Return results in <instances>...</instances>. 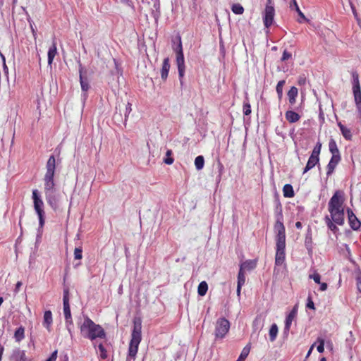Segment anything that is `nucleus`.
Segmentation results:
<instances>
[{"instance_id": "f257e3e1", "label": "nucleus", "mask_w": 361, "mask_h": 361, "mask_svg": "<svg viewBox=\"0 0 361 361\" xmlns=\"http://www.w3.org/2000/svg\"><path fill=\"white\" fill-rule=\"evenodd\" d=\"M277 209L279 211L276 215V222L274 226V229L276 231V255H275V265L281 266L284 264L286 259V234L285 226L282 222L283 214L281 205L279 203Z\"/></svg>"}, {"instance_id": "f03ea898", "label": "nucleus", "mask_w": 361, "mask_h": 361, "mask_svg": "<svg viewBox=\"0 0 361 361\" xmlns=\"http://www.w3.org/2000/svg\"><path fill=\"white\" fill-rule=\"evenodd\" d=\"M80 334L85 338L92 341L97 338L105 339L106 334L99 324H95L89 317H84V322L80 325Z\"/></svg>"}, {"instance_id": "7ed1b4c3", "label": "nucleus", "mask_w": 361, "mask_h": 361, "mask_svg": "<svg viewBox=\"0 0 361 361\" xmlns=\"http://www.w3.org/2000/svg\"><path fill=\"white\" fill-rule=\"evenodd\" d=\"M142 324L140 319L135 320L131 333L126 361H135L142 340Z\"/></svg>"}, {"instance_id": "20e7f679", "label": "nucleus", "mask_w": 361, "mask_h": 361, "mask_svg": "<svg viewBox=\"0 0 361 361\" xmlns=\"http://www.w3.org/2000/svg\"><path fill=\"white\" fill-rule=\"evenodd\" d=\"M56 159L54 155H51L46 164V173L43 178L44 194L56 192L54 181Z\"/></svg>"}, {"instance_id": "39448f33", "label": "nucleus", "mask_w": 361, "mask_h": 361, "mask_svg": "<svg viewBox=\"0 0 361 361\" xmlns=\"http://www.w3.org/2000/svg\"><path fill=\"white\" fill-rule=\"evenodd\" d=\"M32 200L33 201V207L39 219V228L37 229V238H40L42 234V229L45 223V212L44 209V202L41 195L37 189L32 190Z\"/></svg>"}, {"instance_id": "423d86ee", "label": "nucleus", "mask_w": 361, "mask_h": 361, "mask_svg": "<svg viewBox=\"0 0 361 361\" xmlns=\"http://www.w3.org/2000/svg\"><path fill=\"white\" fill-rule=\"evenodd\" d=\"M173 49L176 55V65H177V68H178V72L180 82L181 84H183L182 79L185 75V59H184L182 42H181V39L180 37L178 38V43L177 44V45L173 47Z\"/></svg>"}, {"instance_id": "0eeeda50", "label": "nucleus", "mask_w": 361, "mask_h": 361, "mask_svg": "<svg viewBox=\"0 0 361 361\" xmlns=\"http://www.w3.org/2000/svg\"><path fill=\"white\" fill-rule=\"evenodd\" d=\"M329 150L332 154L331 160L327 165V175L331 174L341 161V155L336 142L331 140L329 143Z\"/></svg>"}, {"instance_id": "6e6552de", "label": "nucleus", "mask_w": 361, "mask_h": 361, "mask_svg": "<svg viewBox=\"0 0 361 361\" xmlns=\"http://www.w3.org/2000/svg\"><path fill=\"white\" fill-rule=\"evenodd\" d=\"M230 329V322L224 317L217 319L215 324L214 336L216 339L224 338Z\"/></svg>"}, {"instance_id": "1a4fd4ad", "label": "nucleus", "mask_w": 361, "mask_h": 361, "mask_svg": "<svg viewBox=\"0 0 361 361\" xmlns=\"http://www.w3.org/2000/svg\"><path fill=\"white\" fill-rule=\"evenodd\" d=\"M275 9L271 0H267V3L263 13V22L267 28H269L274 22Z\"/></svg>"}, {"instance_id": "9d476101", "label": "nucleus", "mask_w": 361, "mask_h": 361, "mask_svg": "<svg viewBox=\"0 0 361 361\" xmlns=\"http://www.w3.org/2000/svg\"><path fill=\"white\" fill-rule=\"evenodd\" d=\"M343 192L340 190L336 191L329 202V210L343 209Z\"/></svg>"}, {"instance_id": "9b49d317", "label": "nucleus", "mask_w": 361, "mask_h": 361, "mask_svg": "<svg viewBox=\"0 0 361 361\" xmlns=\"http://www.w3.org/2000/svg\"><path fill=\"white\" fill-rule=\"evenodd\" d=\"M83 67L82 64L79 62V78H80V83L81 86V90L82 91V97L84 99H86L87 97V92L89 90L90 86L89 84V80L87 77L83 76Z\"/></svg>"}, {"instance_id": "f8f14e48", "label": "nucleus", "mask_w": 361, "mask_h": 361, "mask_svg": "<svg viewBox=\"0 0 361 361\" xmlns=\"http://www.w3.org/2000/svg\"><path fill=\"white\" fill-rule=\"evenodd\" d=\"M45 199L50 207L56 211L59 208V195L56 192L44 194Z\"/></svg>"}, {"instance_id": "ddd939ff", "label": "nucleus", "mask_w": 361, "mask_h": 361, "mask_svg": "<svg viewBox=\"0 0 361 361\" xmlns=\"http://www.w3.org/2000/svg\"><path fill=\"white\" fill-rule=\"evenodd\" d=\"M329 212L334 223L340 226L344 224V209H330Z\"/></svg>"}, {"instance_id": "4468645a", "label": "nucleus", "mask_w": 361, "mask_h": 361, "mask_svg": "<svg viewBox=\"0 0 361 361\" xmlns=\"http://www.w3.org/2000/svg\"><path fill=\"white\" fill-rule=\"evenodd\" d=\"M63 314L65 319H69L72 318L70 304H69V290L68 288L63 290Z\"/></svg>"}, {"instance_id": "2eb2a0df", "label": "nucleus", "mask_w": 361, "mask_h": 361, "mask_svg": "<svg viewBox=\"0 0 361 361\" xmlns=\"http://www.w3.org/2000/svg\"><path fill=\"white\" fill-rule=\"evenodd\" d=\"M348 221L349 224L352 229L353 230H357L360 228L361 226L360 221L358 220V219L356 217V216L354 214L353 211L350 209H348Z\"/></svg>"}, {"instance_id": "dca6fc26", "label": "nucleus", "mask_w": 361, "mask_h": 361, "mask_svg": "<svg viewBox=\"0 0 361 361\" xmlns=\"http://www.w3.org/2000/svg\"><path fill=\"white\" fill-rule=\"evenodd\" d=\"M316 166V146L313 148L311 156L304 169L303 173H305Z\"/></svg>"}, {"instance_id": "f3484780", "label": "nucleus", "mask_w": 361, "mask_h": 361, "mask_svg": "<svg viewBox=\"0 0 361 361\" xmlns=\"http://www.w3.org/2000/svg\"><path fill=\"white\" fill-rule=\"evenodd\" d=\"M316 166V146L313 148L311 156L304 169L303 173H305Z\"/></svg>"}, {"instance_id": "a211bd4d", "label": "nucleus", "mask_w": 361, "mask_h": 361, "mask_svg": "<svg viewBox=\"0 0 361 361\" xmlns=\"http://www.w3.org/2000/svg\"><path fill=\"white\" fill-rule=\"evenodd\" d=\"M170 67L169 59L168 57L165 58L163 61L162 68L161 70V78L162 80H166L167 79Z\"/></svg>"}, {"instance_id": "6ab92c4d", "label": "nucleus", "mask_w": 361, "mask_h": 361, "mask_svg": "<svg viewBox=\"0 0 361 361\" xmlns=\"http://www.w3.org/2000/svg\"><path fill=\"white\" fill-rule=\"evenodd\" d=\"M52 322L53 319L51 312L50 310L45 311L44 313L42 324L48 331H50Z\"/></svg>"}, {"instance_id": "aec40b11", "label": "nucleus", "mask_w": 361, "mask_h": 361, "mask_svg": "<svg viewBox=\"0 0 361 361\" xmlns=\"http://www.w3.org/2000/svg\"><path fill=\"white\" fill-rule=\"evenodd\" d=\"M57 54V48H56V43L55 41H53L52 45L49 48L48 50V64L49 66L51 65L54 59L55 56Z\"/></svg>"}, {"instance_id": "412c9836", "label": "nucleus", "mask_w": 361, "mask_h": 361, "mask_svg": "<svg viewBox=\"0 0 361 361\" xmlns=\"http://www.w3.org/2000/svg\"><path fill=\"white\" fill-rule=\"evenodd\" d=\"M298 94V88L293 86L290 87V89L288 90L287 96L288 99V102L291 105H293L296 102V97Z\"/></svg>"}, {"instance_id": "4be33fe9", "label": "nucleus", "mask_w": 361, "mask_h": 361, "mask_svg": "<svg viewBox=\"0 0 361 361\" xmlns=\"http://www.w3.org/2000/svg\"><path fill=\"white\" fill-rule=\"evenodd\" d=\"M295 317L293 316V312H289V314L286 316L285 320V326L283 329V334L285 335H288L292 325V322L294 320Z\"/></svg>"}, {"instance_id": "5701e85b", "label": "nucleus", "mask_w": 361, "mask_h": 361, "mask_svg": "<svg viewBox=\"0 0 361 361\" xmlns=\"http://www.w3.org/2000/svg\"><path fill=\"white\" fill-rule=\"evenodd\" d=\"M12 358L15 361H25L26 357L25 350L19 348L14 350L12 354Z\"/></svg>"}, {"instance_id": "b1692460", "label": "nucleus", "mask_w": 361, "mask_h": 361, "mask_svg": "<svg viewBox=\"0 0 361 361\" xmlns=\"http://www.w3.org/2000/svg\"><path fill=\"white\" fill-rule=\"evenodd\" d=\"M257 262L255 260H246L243 262L240 266V269L242 271H250L256 267Z\"/></svg>"}, {"instance_id": "393cba45", "label": "nucleus", "mask_w": 361, "mask_h": 361, "mask_svg": "<svg viewBox=\"0 0 361 361\" xmlns=\"http://www.w3.org/2000/svg\"><path fill=\"white\" fill-rule=\"evenodd\" d=\"M300 118V115L293 111H287L286 113V118L290 123H295Z\"/></svg>"}, {"instance_id": "a878e982", "label": "nucleus", "mask_w": 361, "mask_h": 361, "mask_svg": "<svg viewBox=\"0 0 361 361\" xmlns=\"http://www.w3.org/2000/svg\"><path fill=\"white\" fill-rule=\"evenodd\" d=\"M338 127L340 128V130L343 135V136L347 140H352V133L351 130L346 128L345 126L341 124V123H338Z\"/></svg>"}, {"instance_id": "bb28decb", "label": "nucleus", "mask_w": 361, "mask_h": 361, "mask_svg": "<svg viewBox=\"0 0 361 361\" xmlns=\"http://www.w3.org/2000/svg\"><path fill=\"white\" fill-rule=\"evenodd\" d=\"M290 8L291 9H295V11L298 13V16L302 19V20L304 21H307L308 20L305 18V15L303 14V13L300 11L298 5V3L296 1V0H291L290 1Z\"/></svg>"}, {"instance_id": "cd10ccee", "label": "nucleus", "mask_w": 361, "mask_h": 361, "mask_svg": "<svg viewBox=\"0 0 361 361\" xmlns=\"http://www.w3.org/2000/svg\"><path fill=\"white\" fill-rule=\"evenodd\" d=\"M283 193L285 197H293L295 195L293 188L290 184H286L283 188Z\"/></svg>"}, {"instance_id": "c85d7f7f", "label": "nucleus", "mask_w": 361, "mask_h": 361, "mask_svg": "<svg viewBox=\"0 0 361 361\" xmlns=\"http://www.w3.org/2000/svg\"><path fill=\"white\" fill-rule=\"evenodd\" d=\"M25 338V329L23 326L18 327L14 333V338L16 342H20Z\"/></svg>"}, {"instance_id": "c756f323", "label": "nucleus", "mask_w": 361, "mask_h": 361, "mask_svg": "<svg viewBox=\"0 0 361 361\" xmlns=\"http://www.w3.org/2000/svg\"><path fill=\"white\" fill-rule=\"evenodd\" d=\"M355 104L360 106L361 103V88L360 86L353 87Z\"/></svg>"}, {"instance_id": "7c9ffc66", "label": "nucleus", "mask_w": 361, "mask_h": 361, "mask_svg": "<svg viewBox=\"0 0 361 361\" xmlns=\"http://www.w3.org/2000/svg\"><path fill=\"white\" fill-rule=\"evenodd\" d=\"M305 309L307 312H308L309 310H315V305L313 300V297L310 292L309 293L307 298L306 300Z\"/></svg>"}, {"instance_id": "2f4dec72", "label": "nucleus", "mask_w": 361, "mask_h": 361, "mask_svg": "<svg viewBox=\"0 0 361 361\" xmlns=\"http://www.w3.org/2000/svg\"><path fill=\"white\" fill-rule=\"evenodd\" d=\"M320 341H324V347L326 348V349L333 355L334 353V343L331 338H318Z\"/></svg>"}, {"instance_id": "473e14b6", "label": "nucleus", "mask_w": 361, "mask_h": 361, "mask_svg": "<svg viewBox=\"0 0 361 361\" xmlns=\"http://www.w3.org/2000/svg\"><path fill=\"white\" fill-rule=\"evenodd\" d=\"M278 334V326L276 324H273L269 329V336L271 342L274 341Z\"/></svg>"}, {"instance_id": "72a5a7b5", "label": "nucleus", "mask_w": 361, "mask_h": 361, "mask_svg": "<svg viewBox=\"0 0 361 361\" xmlns=\"http://www.w3.org/2000/svg\"><path fill=\"white\" fill-rule=\"evenodd\" d=\"M208 290V285L205 281H202L200 283L197 288L198 295L200 296H204L207 293Z\"/></svg>"}, {"instance_id": "f704fd0d", "label": "nucleus", "mask_w": 361, "mask_h": 361, "mask_svg": "<svg viewBox=\"0 0 361 361\" xmlns=\"http://www.w3.org/2000/svg\"><path fill=\"white\" fill-rule=\"evenodd\" d=\"M312 243V241L311 233H307V234L306 235V238H305V246H306V248L308 250V253L310 256L312 255V252H313Z\"/></svg>"}, {"instance_id": "c9c22d12", "label": "nucleus", "mask_w": 361, "mask_h": 361, "mask_svg": "<svg viewBox=\"0 0 361 361\" xmlns=\"http://www.w3.org/2000/svg\"><path fill=\"white\" fill-rule=\"evenodd\" d=\"M204 165V159L203 156H197L195 159V166L197 170H201L203 169Z\"/></svg>"}, {"instance_id": "e433bc0d", "label": "nucleus", "mask_w": 361, "mask_h": 361, "mask_svg": "<svg viewBox=\"0 0 361 361\" xmlns=\"http://www.w3.org/2000/svg\"><path fill=\"white\" fill-rule=\"evenodd\" d=\"M285 84V80H280L276 85V90L278 94V97L279 100L281 99L283 97V87Z\"/></svg>"}, {"instance_id": "4c0bfd02", "label": "nucleus", "mask_w": 361, "mask_h": 361, "mask_svg": "<svg viewBox=\"0 0 361 361\" xmlns=\"http://www.w3.org/2000/svg\"><path fill=\"white\" fill-rule=\"evenodd\" d=\"M65 323H66V327L70 334V336L72 338L73 337V322L72 318H71L69 319H65Z\"/></svg>"}, {"instance_id": "58836bf2", "label": "nucleus", "mask_w": 361, "mask_h": 361, "mask_svg": "<svg viewBox=\"0 0 361 361\" xmlns=\"http://www.w3.org/2000/svg\"><path fill=\"white\" fill-rule=\"evenodd\" d=\"M232 11L237 15L243 14L244 12L243 7L240 4H235L231 7Z\"/></svg>"}, {"instance_id": "ea45409f", "label": "nucleus", "mask_w": 361, "mask_h": 361, "mask_svg": "<svg viewBox=\"0 0 361 361\" xmlns=\"http://www.w3.org/2000/svg\"><path fill=\"white\" fill-rule=\"evenodd\" d=\"M97 347H98V349L99 351L100 359L105 360L106 358H107V357H108L107 352H106V350L105 349L104 345L102 343H99L97 345Z\"/></svg>"}, {"instance_id": "a19ab883", "label": "nucleus", "mask_w": 361, "mask_h": 361, "mask_svg": "<svg viewBox=\"0 0 361 361\" xmlns=\"http://www.w3.org/2000/svg\"><path fill=\"white\" fill-rule=\"evenodd\" d=\"M245 283V273L242 270H239L238 274V285L243 286Z\"/></svg>"}, {"instance_id": "79ce46f5", "label": "nucleus", "mask_w": 361, "mask_h": 361, "mask_svg": "<svg viewBox=\"0 0 361 361\" xmlns=\"http://www.w3.org/2000/svg\"><path fill=\"white\" fill-rule=\"evenodd\" d=\"M172 151L171 149L167 150L166 155V157L164 159V162L168 165H171L173 163V159L171 157Z\"/></svg>"}, {"instance_id": "37998d69", "label": "nucleus", "mask_w": 361, "mask_h": 361, "mask_svg": "<svg viewBox=\"0 0 361 361\" xmlns=\"http://www.w3.org/2000/svg\"><path fill=\"white\" fill-rule=\"evenodd\" d=\"M326 223L328 226V228L334 231V233L338 231V228L337 226L332 222V221L331 220V219H329L328 216L326 217Z\"/></svg>"}, {"instance_id": "c03bdc74", "label": "nucleus", "mask_w": 361, "mask_h": 361, "mask_svg": "<svg viewBox=\"0 0 361 361\" xmlns=\"http://www.w3.org/2000/svg\"><path fill=\"white\" fill-rule=\"evenodd\" d=\"M250 352V348H247V347H245L241 352L238 361H244L245 359L247 357Z\"/></svg>"}, {"instance_id": "a18cd8bd", "label": "nucleus", "mask_w": 361, "mask_h": 361, "mask_svg": "<svg viewBox=\"0 0 361 361\" xmlns=\"http://www.w3.org/2000/svg\"><path fill=\"white\" fill-rule=\"evenodd\" d=\"M320 280H321V277L317 274V285L319 286V290H321V291H324V290H326L327 289V283H324V282H321Z\"/></svg>"}, {"instance_id": "49530a36", "label": "nucleus", "mask_w": 361, "mask_h": 361, "mask_svg": "<svg viewBox=\"0 0 361 361\" xmlns=\"http://www.w3.org/2000/svg\"><path fill=\"white\" fill-rule=\"evenodd\" d=\"M82 250L81 247H75L74 250L75 259H81L82 257Z\"/></svg>"}, {"instance_id": "de8ad7c7", "label": "nucleus", "mask_w": 361, "mask_h": 361, "mask_svg": "<svg viewBox=\"0 0 361 361\" xmlns=\"http://www.w3.org/2000/svg\"><path fill=\"white\" fill-rule=\"evenodd\" d=\"M352 76H353V87H356V86H360V82H359V75L357 72H353L352 73Z\"/></svg>"}, {"instance_id": "09e8293b", "label": "nucleus", "mask_w": 361, "mask_h": 361, "mask_svg": "<svg viewBox=\"0 0 361 361\" xmlns=\"http://www.w3.org/2000/svg\"><path fill=\"white\" fill-rule=\"evenodd\" d=\"M131 104L130 102H128V104H126V110H125V119H124V122L126 123L127 121V119H128V115L130 114V113L132 111V108H131Z\"/></svg>"}, {"instance_id": "8fccbe9b", "label": "nucleus", "mask_w": 361, "mask_h": 361, "mask_svg": "<svg viewBox=\"0 0 361 361\" xmlns=\"http://www.w3.org/2000/svg\"><path fill=\"white\" fill-rule=\"evenodd\" d=\"M243 114L246 116H248L251 114V106L249 103H244Z\"/></svg>"}, {"instance_id": "3c124183", "label": "nucleus", "mask_w": 361, "mask_h": 361, "mask_svg": "<svg viewBox=\"0 0 361 361\" xmlns=\"http://www.w3.org/2000/svg\"><path fill=\"white\" fill-rule=\"evenodd\" d=\"M356 285L358 291L361 293V272H360L356 276Z\"/></svg>"}, {"instance_id": "603ef678", "label": "nucleus", "mask_w": 361, "mask_h": 361, "mask_svg": "<svg viewBox=\"0 0 361 361\" xmlns=\"http://www.w3.org/2000/svg\"><path fill=\"white\" fill-rule=\"evenodd\" d=\"M291 54L285 49L282 54L281 61H285L289 59L291 57Z\"/></svg>"}, {"instance_id": "864d4df0", "label": "nucleus", "mask_w": 361, "mask_h": 361, "mask_svg": "<svg viewBox=\"0 0 361 361\" xmlns=\"http://www.w3.org/2000/svg\"><path fill=\"white\" fill-rule=\"evenodd\" d=\"M317 343L319 345H317V352L323 353L324 351V341H320L317 338Z\"/></svg>"}, {"instance_id": "5fc2aeb1", "label": "nucleus", "mask_w": 361, "mask_h": 361, "mask_svg": "<svg viewBox=\"0 0 361 361\" xmlns=\"http://www.w3.org/2000/svg\"><path fill=\"white\" fill-rule=\"evenodd\" d=\"M57 358V350L54 351L45 361H56Z\"/></svg>"}, {"instance_id": "6e6d98bb", "label": "nucleus", "mask_w": 361, "mask_h": 361, "mask_svg": "<svg viewBox=\"0 0 361 361\" xmlns=\"http://www.w3.org/2000/svg\"><path fill=\"white\" fill-rule=\"evenodd\" d=\"M309 278L313 279L316 282V270H312L309 275Z\"/></svg>"}, {"instance_id": "4d7b16f0", "label": "nucleus", "mask_w": 361, "mask_h": 361, "mask_svg": "<svg viewBox=\"0 0 361 361\" xmlns=\"http://www.w3.org/2000/svg\"><path fill=\"white\" fill-rule=\"evenodd\" d=\"M315 346H316V342H314V343L312 344V345H311V347H310V350H308V352H307V353L306 358H307V357H309V355L311 354V353H312V350L314 349V348Z\"/></svg>"}, {"instance_id": "13d9d810", "label": "nucleus", "mask_w": 361, "mask_h": 361, "mask_svg": "<svg viewBox=\"0 0 361 361\" xmlns=\"http://www.w3.org/2000/svg\"><path fill=\"white\" fill-rule=\"evenodd\" d=\"M22 286V283L20 281H18L16 284L15 291L18 292L20 286Z\"/></svg>"}, {"instance_id": "bf43d9fd", "label": "nucleus", "mask_w": 361, "mask_h": 361, "mask_svg": "<svg viewBox=\"0 0 361 361\" xmlns=\"http://www.w3.org/2000/svg\"><path fill=\"white\" fill-rule=\"evenodd\" d=\"M4 346L0 343V361H1L2 355H3V353H4Z\"/></svg>"}, {"instance_id": "052dcab7", "label": "nucleus", "mask_w": 361, "mask_h": 361, "mask_svg": "<svg viewBox=\"0 0 361 361\" xmlns=\"http://www.w3.org/2000/svg\"><path fill=\"white\" fill-rule=\"evenodd\" d=\"M243 286H240V285H238L237 284V290H236V293H237V295L238 297H240V291H241V288H242Z\"/></svg>"}, {"instance_id": "680f3d73", "label": "nucleus", "mask_w": 361, "mask_h": 361, "mask_svg": "<svg viewBox=\"0 0 361 361\" xmlns=\"http://www.w3.org/2000/svg\"><path fill=\"white\" fill-rule=\"evenodd\" d=\"M258 322H259V320H258V318H256L254 322H253V326L255 329H257L258 328Z\"/></svg>"}, {"instance_id": "e2e57ef3", "label": "nucleus", "mask_w": 361, "mask_h": 361, "mask_svg": "<svg viewBox=\"0 0 361 361\" xmlns=\"http://www.w3.org/2000/svg\"><path fill=\"white\" fill-rule=\"evenodd\" d=\"M297 305L294 306V307L293 308V310L290 312H293V316L295 317L296 316V314H297Z\"/></svg>"}, {"instance_id": "0e129e2a", "label": "nucleus", "mask_w": 361, "mask_h": 361, "mask_svg": "<svg viewBox=\"0 0 361 361\" xmlns=\"http://www.w3.org/2000/svg\"><path fill=\"white\" fill-rule=\"evenodd\" d=\"M295 227H296L297 228H298V229L302 228V223H301V222H300V221H297V222L295 223Z\"/></svg>"}, {"instance_id": "69168bd1", "label": "nucleus", "mask_w": 361, "mask_h": 361, "mask_svg": "<svg viewBox=\"0 0 361 361\" xmlns=\"http://www.w3.org/2000/svg\"><path fill=\"white\" fill-rule=\"evenodd\" d=\"M356 106H357L358 111L361 114V103H360V106L359 104H356Z\"/></svg>"}, {"instance_id": "338daca9", "label": "nucleus", "mask_w": 361, "mask_h": 361, "mask_svg": "<svg viewBox=\"0 0 361 361\" xmlns=\"http://www.w3.org/2000/svg\"><path fill=\"white\" fill-rule=\"evenodd\" d=\"M114 62L116 68H118V61L115 59H114Z\"/></svg>"}, {"instance_id": "774afa93", "label": "nucleus", "mask_w": 361, "mask_h": 361, "mask_svg": "<svg viewBox=\"0 0 361 361\" xmlns=\"http://www.w3.org/2000/svg\"><path fill=\"white\" fill-rule=\"evenodd\" d=\"M319 361H326L324 357H322Z\"/></svg>"}]
</instances>
